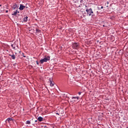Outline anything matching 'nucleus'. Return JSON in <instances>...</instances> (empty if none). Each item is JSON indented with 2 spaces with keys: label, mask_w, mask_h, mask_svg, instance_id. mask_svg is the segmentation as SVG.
<instances>
[{
  "label": "nucleus",
  "mask_w": 128,
  "mask_h": 128,
  "mask_svg": "<svg viewBox=\"0 0 128 128\" xmlns=\"http://www.w3.org/2000/svg\"><path fill=\"white\" fill-rule=\"evenodd\" d=\"M50 60V56H46L44 58L40 60V64H43L44 62H46L48 60Z\"/></svg>",
  "instance_id": "nucleus-1"
},
{
  "label": "nucleus",
  "mask_w": 128,
  "mask_h": 128,
  "mask_svg": "<svg viewBox=\"0 0 128 128\" xmlns=\"http://www.w3.org/2000/svg\"><path fill=\"white\" fill-rule=\"evenodd\" d=\"M86 12H87V14L88 16H94V11H92V8H86Z\"/></svg>",
  "instance_id": "nucleus-2"
},
{
  "label": "nucleus",
  "mask_w": 128,
  "mask_h": 128,
  "mask_svg": "<svg viewBox=\"0 0 128 128\" xmlns=\"http://www.w3.org/2000/svg\"><path fill=\"white\" fill-rule=\"evenodd\" d=\"M72 48H73L74 50H78V48H80V45L78 44V43L74 42L72 43Z\"/></svg>",
  "instance_id": "nucleus-3"
},
{
  "label": "nucleus",
  "mask_w": 128,
  "mask_h": 128,
  "mask_svg": "<svg viewBox=\"0 0 128 128\" xmlns=\"http://www.w3.org/2000/svg\"><path fill=\"white\" fill-rule=\"evenodd\" d=\"M74 2L75 3L76 8L80 7V0H75L74 1Z\"/></svg>",
  "instance_id": "nucleus-4"
},
{
  "label": "nucleus",
  "mask_w": 128,
  "mask_h": 128,
  "mask_svg": "<svg viewBox=\"0 0 128 128\" xmlns=\"http://www.w3.org/2000/svg\"><path fill=\"white\" fill-rule=\"evenodd\" d=\"M72 100H71L72 102H76V100H80L79 96H72Z\"/></svg>",
  "instance_id": "nucleus-5"
},
{
  "label": "nucleus",
  "mask_w": 128,
  "mask_h": 128,
  "mask_svg": "<svg viewBox=\"0 0 128 128\" xmlns=\"http://www.w3.org/2000/svg\"><path fill=\"white\" fill-rule=\"evenodd\" d=\"M20 12L18 11V10H16V11L14 12V14H12V16H20Z\"/></svg>",
  "instance_id": "nucleus-6"
},
{
  "label": "nucleus",
  "mask_w": 128,
  "mask_h": 128,
  "mask_svg": "<svg viewBox=\"0 0 128 128\" xmlns=\"http://www.w3.org/2000/svg\"><path fill=\"white\" fill-rule=\"evenodd\" d=\"M26 8V6L22 5V4H20V6L19 8L20 10H23L24 9Z\"/></svg>",
  "instance_id": "nucleus-7"
},
{
  "label": "nucleus",
  "mask_w": 128,
  "mask_h": 128,
  "mask_svg": "<svg viewBox=\"0 0 128 128\" xmlns=\"http://www.w3.org/2000/svg\"><path fill=\"white\" fill-rule=\"evenodd\" d=\"M12 48L13 50H16V46H18V44L16 42H14L13 44H11Z\"/></svg>",
  "instance_id": "nucleus-8"
},
{
  "label": "nucleus",
  "mask_w": 128,
  "mask_h": 128,
  "mask_svg": "<svg viewBox=\"0 0 128 128\" xmlns=\"http://www.w3.org/2000/svg\"><path fill=\"white\" fill-rule=\"evenodd\" d=\"M49 81H50V86H54V82H52V79L50 78L49 79Z\"/></svg>",
  "instance_id": "nucleus-9"
},
{
  "label": "nucleus",
  "mask_w": 128,
  "mask_h": 128,
  "mask_svg": "<svg viewBox=\"0 0 128 128\" xmlns=\"http://www.w3.org/2000/svg\"><path fill=\"white\" fill-rule=\"evenodd\" d=\"M18 8V4H15L12 6L13 10H16V8Z\"/></svg>",
  "instance_id": "nucleus-10"
},
{
  "label": "nucleus",
  "mask_w": 128,
  "mask_h": 128,
  "mask_svg": "<svg viewBox=\"0 0 128 128\" xmlns=\"http://www.w3.org/2000/svg\"><path fill=\"white\" fill-rule=\"evenodd\" d=\"M28 16H25L24 18H23V21L22 22H28Z\"/></svg>",
  "instance_id": "nucleus-11"
},
{
  "label": "nucleus",
  "mask_w": 128,
  "mask_h": 128,
  "mask_svg": "<svg viewBox=\"0 0 128 128\" xmlns=\"http://www.w3.org/2000/svg\"><path fill=\"white\" fill-rule=\"evenodd\" d=\"M9 56H11L12 60H16V56H14V54H12V55L10 54Z\"/></svg>",
  "instance_id": "nucleus-12"
},
{
  "label": "nucleus",
  "mask_w": 128,
  "mask_h": 128,
  "mask_svg": "<svg viewBox=\"0 0 128 128\" xmlns=\"http://www.w3.org/2000/svg\"><path fill=\"white\" fill-rule=\"evenodd\" d=\"M80 0V6H82V4H84V0Z\"/></svg>",
  "instance_id": "nucleus-13"
},
{
  "label": "nucleus",
  "mask_w": 128,
  "mask_h": 128,
  "mask_svg": "<svg viewBox=\"0 0 128 128\" xmlns=\"http://www.w3.org/2000/svg\"><path fill=\"white\" fill-rule=\"evenodd\" d=\"M44 120V118H42V117L41 116H40L38 118V120L39 121V122H42V120Z\"/></svg>",
  "instance_id": "nucleus-14"
},
{
  "label": "nucleus",
  "mask_w": 128,
  "mask_h": 128,
  "mask_svg": "<svg viewBox=\"0 0 128 128\" xmlns=\"http://www.w3.org/2000/svg\"><path fill=\"white\" fill-rule=\"evenodd\" d=\"M12 118H8L6 120V121L8 122H12Z\"/></svg>",
  "instance_id": "nucleus-15"
},
{
  "label": "nucleus",
  "mask_w": 128,
  "mask_h": 128,
  "mask_svg": "<svg viewBox=\"0 0 128 128\" xmlns=\"http://www.w3.org/2000/svg\"><path fill=\"white\" fill-rule=\"evenodd\" d=\"M26 124H30V120L26 121Z\"/></svg>",
  "instance_id": "nucleus-16"
},
{
  "label": "nucleus",
  "mask_w": 128,
  "mask_h": 128,
  "mask_svg": "<svg viewBox=\"0 0 128 128\" xmlns=\"http://www.w3.org/2000/svg\"><path fill=\"white\" fill-rule=\"evenodd\" d=\"M36 32L40 33V30L38 28H36Z\"/></svg>",
  "instance_id": "nucleus-17"
},
{
  "label": "nucleus",
  "mask_w": 128,
  "mask_h": 128,
  "mask_svg": "<svg viewBox=\"0 0 128 128\" xmlns=\"http://www.w3.org/2000/svg\"><path fill=\"white\" fill-rule=\"evenodd\" d=\"M78 94H79V96H80V94H82V92H78Z\"/></svg>",
  "instance_id": "nucleus-18"
},
{
  "label": "nucleus",
  "mask_w": 128,
  "mask_h": 128,
  "mask_svg": "<svg viewBox=\"0 0 128 128\" xmlns=\"http://www.w3.org/2000/svg\"><path fill=\"white\" fill-rule=\"evenodd\" d=\"M36 64H38H38H38V60L36 61Z\"/></svg>",
  "instance_id": "nucleus-19"
},
{
  "label": "nucleus",
  "mask_w": 128,
  "mask_h": 128,
  "mask_svg": "<svg viewBox=\"0 0 128 128\" xmlns=\"http://www.w3.org/2000/svg\"><path fill=\"white\" fill-rule=\"evenodd\" d=\"M24 58H26V56L23 55Z\"/></svg>",
  "instance_id": "nucleus-20"
},
{
  "label": "nucleus",
  "mask_w": 128,
  "mask_h": 128,
  "mask_svg": "<svg viewBox=\"0 0 128 128\" xmlns=\"http://www.w3.org/2000/svg\"><path fill=\"white\" fill-rule=\"evenodd\" d=\"M100 8H102H102H104V6H101Z\"/></svg>",
  "instance_id": "nucleus-21"
},
{
  "label": "nucleus",
  "mask_w": 128,
  "mask_h": 128,
  "mask_svg": "<svg viewBox=\"0 0 128 128\" xmlns=\"http://www.w3.org/2000/svg\"><path fill=\"white\" fill-rule=\"evenodd\" d=\"M38 122V120H36L35 122Z\"/></svg>",
  "instance_id": "nucleus-22"
},
{
  "label": "nucleus",
  "mask_w": 128,
  "mask_h": 128,
  "mask_svg": "<svg viewBox=\"0 0 128 128\" xmlns=\"http://www.w3.org/2000/svg\"><path fill=\"white\" fill-rule=\"evenodd\" d=\"M8 12V10H6V12Z\"/></svg>",
  "instance_id": "nucleus-23"
},
{
  "label": "nucleus",
  "mask_w": 128,
  "mask_h": 128,
  "mask_svg": "<svg viewBox=\"0 0 128 128\" xmlns=\"http://www.w3.org/2000/svg\"><path fill=\"white\" fill-rule=\"evenodd\" d=\"M107 4H108V2H107Z\"/></svg>",
  "instance_id": "nucleus-24"
},
{
  "label": "nucleus",
  "mask_w": 128,
  "mask_h": 128,
  "mask_svg": "<svg viewBox=\"0 0 128 128\" xmlns=\"http://www.w3.org/2000/svg\"><path fill=\"white\" fill-rule=\"evenodd\" d=\"M97 12V14H98V11H97V12Z\"/></svg>",
  "instance_id": "nucleus-25"
},
{
  "label": "nucleus",
  "mask_w": 128,
  "mask_h": 128,
  "mask_svg": "<svg viewBox=\"0 0 128 128\" xmlns=\"http://www.w3.org/2000/svg\"><path fill=\"white\" fill-rule=\"evenodd\" d=\"M86 6V8L88 6H86H86Z\"/></svg>",
  "instance_id": "nucleus-26"
},
{
  "label": "nucleus",
  "mask_w": 128,
  "mask_h": 128,
  "mask_svg": "<svg viewBox=\"0 0 128 128\" xmlns=\"http://www.w3.org/2000/svg\"><path fill=\"white\" fill-rule=\"evenodd\" d=\"M22 54L24 56V53H22Z\"/></svg>",
  "instance_id": "nucleus-27"
},
{
  "label": "nucleus",
  "mask_w": 128,
  "mask_h": 128,
  "mask_svg": "<svg viewBox=\"0 0 128 128\" xmlns=\"http://www.w3.org/2000/svg\"><path fill=\"white\" fill-rule=\"evenodd\" d=\"M56 114H58V115L59 114H58V113H56Z\"/></svg>",
  "instance_id": "nucleus-28"
},
{
  "label": "nucleus",
  "mask_w": 128,
  "mask_h": 128,
  "mask_svg": "<svg viewBox=\"0 0 128 128\" xmlns=\"http://www.w3.org/2000/svg\"><path fill=\"white\" fill-rule=\"evenodd\" d=\"M73 0L74 2V0Z\"/></svg>",
  "instance_id": "nucleus-29"
},
{
  "label": "nucleus",
  "mask_w": 128,
  "mask_h": 128,
  "mask_svg": "<svg viewBox=\"0 0 128 128\" xmlns=\"http://www.w3.org/2000/svg\"><path fill=\"white\" fill-rule=\"evenodd\" d=\"M103 26H104V25H103Z\"/></svg>",
  "instance_id": "nucleus-30"
},
{
  "label": "nucleus",
  "mask_w": 128,
  "mask_h": 128,
  "mask_svg": "<svg viewBox=\"0 0 128 128\" xmlns=\"http://www.w3.org/2000/svg\"><path fill=\"white\" fill-rule=\"evenodd\" d=\"M0 6H2V5H0Z\"/></svg>",
  "instance_id": "nucleus-31"
}]
</instances>
